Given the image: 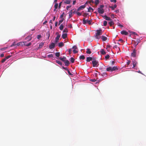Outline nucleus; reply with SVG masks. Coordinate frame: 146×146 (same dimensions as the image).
Instances as JSON below:
<instances>
[{"instance_id":"1","label":"nucleus","mask_w":146,"mask_h":146,"mask_svg":"<svg viewBox=\"0 0 146 146\" xmlns=\"http://www.w3.org/2000/svg\"><path fill=\"white\" fill-rule=\"evenodd\" d=\"M117 67L116 66H114L112 67L109 66L106 68V71L108 72H112L118 70Z\"/></svg>"},{"instance_id":"2","label":"nucleus","mask_w":146,"mask_h":146,"mask_svg":"<svg viewBox=\"0 0 146 146\" xmlns=\"http://www.w3.org/2000/svg\"><path fill=\"white\" fill-rule=\"evenodd\" d=\"M97 33L96 34L95 37L97 39H99L98 36L102 35L103 31L101 29L97 30H96Z\"/></svg>"},{"instance_id":"3","label":"nucleus","mask_w":146,"mask_h":146,"mask_svg":"<svg viewBox=\"0 0 146 146\" xmlns=\"http://www.w3.org/2000/svg\"><path fill=\"white\" fill-rule=\"evenodd\" d=\"M93 66L94 67H97L99 65L98 62V60L93 61L92 62Z\"/></svg>"},{"instance_id":"4","label":"nucleus","mask_w":146,"mask_h":146,"mask_svg":"<svg viewBox=\"0 0 146 146\" xmlns=\"http://www.w3.org/2000/svg\"><path fill=\"white\" fill-rule=\"evenodd\" d=\"M56 34L57 35L55 39V44L57 43V42H58L59 40V38L60 36V35L58 33H56Z\"/></svg>"},{"instance_id":"5","label":"nucleus","mask_w":146,"mask_h":146,"mask_svg":"<svg viewBox=\"0 0 146 146\" xmlns=\"http://www.w3.org/2000/svg\"><path fill=\"white\" fill-rule=\"evenodd\" d=\"M136 51L137 50L135 49H134L133 50L131 54V56L133 57H136Z\"/></svg>"},{"instance_id":"6","label":"nucleus","mask_w":146,"mask_h":146,"mask_svg":"<svg viewBox=\"0 0 146 146\" xmlns=\"http://www.w3.org/2000/svg\"><path fill=\"white\" fill-rule=\"evenodd\" d=\"M72 48L74 49L73 52L74 53H76L78 52V51L76 50V49H77V47L76 46H74L72 47Z\"/></svg>"},{"instance_id":"7","label":"nucleus","mask_w":146,"mask_h":146,"mask_svg":"<svg viewBox=\"0 0 146 146\" xmlns=\"http://www.w3.org/2000/svg\"><path fill=\"white\" fill-rule=\"evenodd\" d=\"M98 12L100 14H102L104 12V10L103 9L98 8Z\"/></svg>"},{"instance_id":"8","label":"nucleus","mask_w":146,"mask_h":146,"mask_svg":"<svg viewBox=\"0 0 146 146\" xmlns=\"http://www.w3.org/2000/svg\"><path fill=\"white\" fill-rule=\"evenodd\" d=\"M55 46V44L52 42L49 46V48L50 49L54 48Z\"/></svg>"},{"instance_id":"9","label":"nucleus","mask_w":146,"mask_h":146,"mask_svg":"<svg viewBox=\"0 0 146 146\" xmlns=\"http://www.w3.org/2000/svg\"><path fill=\"white\" fill-rule=\"evenodd\" d=\"M102 16L106 20L109 21H111V20L110 18L108 17L106 15Z\"/></svg>"},{"instance_id":"10","label":"nucleus","mask_w":146,"mask_h":146,"mask_svg":"<svg viewBox=\"0 0 146 146\" xmlns=\"http://www.w3.org/2000/svg\"><path fill=\"white\" fill-rule=\"evenodd\" d=\"M121 33L122 35H127L128 33L127 31H123L121 32Z\"/></svg>"},{"instance_id":"11","label":"nucleus","mask_w":146,"mask_h":146,"mask_svg":"<svg viewBox=\"0 0 146 146\" xmlns=\"http://www.w3.org/2000/svg\"><path fill=\"white\" fill-rule=\"evenodd\" d=\"M73 13H72V10H71L69 11V18H71L73 16Z\"/></svg>"},{"instance_id":"12","label":"nucleus","mask_w":146,"mask_h":146,"mask_svg":"<svg viewBox=\"0 0 146 146\" xmlns=\"http://www.w3.org/2000/svg\"><path fill=\"white\" fill-rule=\"evenodd\" d=\"M65 65L66 66H68L69 64V62L68 60H66L64 62Z\"/></svg>"},{"instance_id":"13","label":"nucleus","mask_w":146,"mask_h":146,"mask_svg":"<svg viewBox=\"0 0 146 146\" xmlns=\"http://www.w3.org/2000/svg\"><path fill=\"white\" fill-rule=\"evenodd\" d=\"M133 68H134L136 66L137 64V62H136L135 60L133 61Z\"/></svg>"},{"instance_id":"14","label":"nucleus","mask_w":146,"mask_h":146,"mask_svg":"<svg viewBox=\"0 0 146 146\" xmlns=\"http://www.w3.org/2000/svg\"><path fill=\"white\" fill-rule=\"evenodd\" d=\"M102 39L103 41H105L107 40V38L104 36H102Z\"/></svg>"},{"instance_id":"15","label":"nucleus","mask_w":146,"mask_h":146,"mask_svg":"<svg viewBox=\"0 0 146 146\" xmlns=\"http://www.w3.org/2000/svg\"><path fill=\"white\" fill-rule=\"evenodd\" d=\"M92 57H88L86 58V61L87 62H89L90 61H92Z\"/></svg>"},{"instance_id":"16","label":"nucleus","mask_w":146,"mask_h":146,"mask_svg":"<svg viewBox=\"0 0 146 146\" xmlns=\"http://www.w3.org/2000/svg\"><path fill=\"white\" fill-rule=\"evenodd\" d=\"M62 37L63 39H65L67 37V34L66 33L63 34L62 35Z\"/></svg>"},{"instance_id":"17","label":"nucleus","mask_w":146,"mask_h":146,"mask_svg":"<svg viewBox=\"0 0 146 146\" xmlns=\"http://www.w3.org/2000/svg\"><path fill=\"white\" fill-rule=\"evenodd\" d=\"M59 59L63 62H65V60L66 59V58L64 56H63V58L60 57Z\"/></svg>"},{"instance_id":"18","label":"nucleus","mask_w":146,"mask_h":146,"mask_svg":"<svg viewBox=\"0 0 146 146\" xmlns=\"http://www.w3.org/2000/svg\"><path fill=\"white\" fill-rule=\"evenodd\" d=\"M64 44L62 42H61L59 43L58 46L59 47H62L64 46Z\"/></svg>"},{"instance_id":"19","label":"nucleus","mask_w":146,"mask_h":146,"mask_svg":"<svg viewBox=\"0 0 146 146\" xmlns=\"http://www.w3.org/2000/svg\"><path fill=\"white\" fill-rule=\"evenodd\" d=\"M100 53L101 54H105L106 53V52H105L104 49H102L100 51Z\"/></svg>"},{"instance_id":"20","label":"nucleus","mask_w":146,"mask_h":146,"mask_svg":"<svg viewBox=\"0 0 146 146\" xmlns=\"http://www.w3.org/2000/svg\"><path fill=\"white\" fill-rule=\"evenodd\" d=\"M44 45V43L43 42H41L40 43L39 45L38 48H42V47Z\"/></svg>"},{"instance_id":"21","label":"nucleus","mask_w":146,"mask_h":146,"mask_svg":"<svg viewBox=\"0 0 146 146\" xmlns=\"http://www.w3.org/2000/svg\"><path fill=\"white\" fill-rule=\"evenodd\" d=\"M29 39L28 40V41H29L31 40L32 39L31 36H30V35H29L25 38L26 39Z\"/></svg>"},{"instance_id":"22","label":"nucleus","mask_w":146,"mask_h":146,"mask_svg":"<svg viewBox=\"0 0 146 146\" xmlns=\"http://www.w3.org/2000/svg\"><path fill=\"white\" fill-rule=\"evenodd\" d=\"M86 53L87 54H90L91 53V52L90 50V49L89 48H88L87 49V51H86Z\"/></svg>"},{"instance_id":"23","label":"nucleus","mask_w":146,"mask_h":146,"mask_svg":"<svg viewBox=\"0 0 146 146\" xmlns=\"http://www.w3.org/2000/svg\"><path fill=\"white\" fill-rule=\"evenodd\" d=\"M93 11V9L91 7H89L88 9V12H92Z\"/></svg>"},{"instance_id":"24","label":"nucleus","mask_w":146,"mask_h":146,"mask_svg":"<svg viewBox=\"0 0 146 146\" xmlns=\"http://www.w3.org/2000/svg\"><path fill=\"white\" fill-rule=\"evenodd\" d=\"M25 43V42H19L17 44V46H22L23 44H24V43Z\"/></svg>"},{"instance_id":"25","label":"nucleus","mask_w":146,"mask_h":146,"mask_svg":"<svg viewBox=\"0 0 146 146\" xmlns=\"http://www.w3.org/2000/svg\"><path fill=\"white\" fill-rule=\"evenodd\" d=\"M31 44V42H29L28 44H27V43H26V42H25V43H24V45L25 46H30Z\"/></svg>"},{"instance_id":"26","label":"nucleus","mask_w":146,"mask_h":146,"mask_svg":"<svg viewBox=\"0 0 146 146\" xmlns=\"http://www.w3.org/2000/svg\"><path fill=\"white\" fill-rule=\"evenodd\" d=\"M71 1L70 0H66L64 1V3L66 4H69L70 3Z\"/></svg>"},{"instance_id":"27","label":"nucleus","mask_w":146,"mask_h":146,"mask_svg":"<svg viewBox=\"0 0 146 146\" xmlns=\"http://www.w3.org/2000/svg\"><path fill=\"white\" fill-rule=\"evenodd\" d=\"M117 7L116 5H115L113 6H110V7L111 8L112 10H114V9Z\"/></svg>"},{"instance_id":"28","label":"nucleus","mask_w":146,"mask_h":146,"mask_svg":"<svg viewBox=\"0 0 146 146\" xmlns=\"http://www.w3.org/2000/svg\"><path fill=\"white\" fill-rule=\"evenodd\" d=\"M102 76L103 77H105L107 75V73H106V72H102Z\"/></svg>"},{"instance_id":"29","label":"nucleus","mask_w":146,"mask_h":146,"mask_svg":"<svg viewBox=\"0 0 146 146\" xmlns=\"http://www.w3.org/2000/svg\"><path fill=\"white\" fill-rule=\"evenodd\" d=\"M87 20L85 19V18H84L83 19V23L84 24H86L87 23Z\"/></svg>"},{"instance_id":"30","label":"nucleus","mask_w":146,"mask_h":146,"mask_svg":"<svg viewBox=\"0 0 146 146\" xmlns=\"http://www.w3.org/2000/svg\"><path fill=\"white\" fill-rule=\"evenodd\" d=\"M64 27V25H63L62 24H61L60 25V27H59V29L60 30L62 31Z\"/></svg>"},{"instance_id":"31","label":"nucleus","mask_w":146,"mask_h":146,"mask_svg":"<svg viewBox=\"0 0 146 146\" xmlns=\"http://www.w3.org/2000/svg\"><path fill=\"white\" fill-rule=\"evenodd\" d=\"M108 23L109 24L110 26H111L112 25L114 24V23L113 21H110Z\"/></svg>"},{"instance_id":"32","label":"nucleus","mask_w":146,"mask_h":146,"mask_svg":"<svg viewBox=\"0 0 146 146\" xmlns=\"http://www.w3.org/2000/svg\"><path fill=\"white\" fill-rule=\"evenodd\" d=\"M79 58L80 59L84 60L85 58V57L84 55H82L80 56Z\"/></svg>"},{"instance_id":"33","label":"nucleus","mask_w":146,"mask_h":146,"mask_svg":"<svg viewBox=\"0 0 146 146\" xmlns=\"http://www.w3.org/2000/svg\"><path fill=\"white\" fill-rule=\"evenodd\" d=\"M86 7V5H81L79 7H80L81 10H82L84 8Z\"/></svg>"},{"instance_id":"34","label":"nucleus","mask_w":146,"mask_h":146,"mask_svg":"<svg viewBox=\"0 0 146 146\" xmlns=\"http://www.w3.org/2000/svg\"><path fill=\"white\" fill-rule=\"evenodd\" d=\"M92 22V20L91 19L90 20H87V23H88L89 25H90L91 24V22Z\"/></svg>"},{"instance_id":"35","label":"nucleus","mask_w":146,"mask_h":146,"mask_svg":"<svg viewBox=\"0 0 146 146\" xmlns=\"http://www.w3.org/2000/svg\"><path fill=\"white\" fill-rule=\"evenodd\" d=\"M56 62L60 65H62V64L61 61L58 60H56Z\"/></svg>"},{"instance_id":"36","label":"nucleus","mask_w":146,"mask_h":146,"mask_svg":"<svg viewBox=\"0 0 146 146\" xmlns=\"http://www.w3.org/2000/svg\"><path fill=\"white\" fill-rule=\"evenodd\" d=\"M55 55L57 57H59L60 55V53L59 52H56L55 53Z\"/></svg>"},{"instance_id":"37","label":"nucleus","mask_w":146,"mask_h":146,"mask_svg":"<svg viewBox=\"0 0 146 146\" xmlns=\"http://www.w3.org/2000/svg\"><path fill=\"white\" fill-rule=\"evenodd\" d=\"M64 20V19L63 18H62V19L61 20H60L59 21L58 23V25H60V24H61L62 22Z\"/></svg>"},{"instance_id":"38","label":"nucleus","mask_w":146,"mask_h":146,"mask_svg":"<svg viewBox=\"0 0 146 146\" xmlns=\"http://www.w3.org/2000/svg\"><path fill=\"white\" fill-rule=\"evenodd\" d=\"M75 59L73 57H71L70 58V61L72 63H74V61Z\"/></svg>"},{"instance_id":"39","label":"nucleus","mask_w":146,"mask_h":146,"mask_svg":"<svg viewBox=\"0 0 146 146\" xmlns=\"http://www.w3.org/2000/svg\"><path fill=\"white\" fill-rule=\"evenodd\" d=\"M99 3V0H96L95 1V3L96 5H97Z\"/></svg>"},{"instance_id":"40","label":"nucleus","mask_w":146,"mask_h":146,"mask_svg":"<svg viewBox=\"0 0 146 146\" xmlns=\"http://www.w3.org/2000/svg\"><path fill=\"white\" fill-rule=\"evenodd\" d=\"M110 56L108 54L105 56V58L106 60L110 58Z\"/></svg>"},{"instance_id":"41","label":"nucleus","mask_w":146,"mask_h":146,"mask_svg":"<svg viewBox=\"0 0 146 146\" xmlns=\"http://www.w3.org/2000/svg\"><path fill=\"white\" fill-rule=\"evenodd\" d=\"M68 32V30L67 28H66L64 29L63 31L64 33H67Z\"/></svg>"},{"instance_id":"42","label":"nucleus","mask_w":146,"mask_h":146,"mask_svg":"<svg viewBox=\"0 0 146 146\" xmlns=\"http://www.w3.org/2000/svg\"><path fill=\"white\" fill-rule=\"evenodd\" d=\"M103 23H104V26H106L107 25V21H104Z\"/></svg>"},{"instance_id":"43","label":"nucleus","mask_w":146,"mask_h":146,"mask_svg":"<svg viewBox=\"0 0 146 146\" xmlns=\"http://www.w3.org/2000/svg\"><path fill=\"white\" fill-rule=\"evenodd\" d=\"M58 3H55V4L54 6V8H55V9L57 8L58 7Z\"/></svg>"},{"instance_id":"44","label":"nucleus","mask_w":146,"mask_h":146,"mask_svg":"<svg viewBox=\"0 0 146 146\" xmlns=\"http://www.w3.org/2000/svg\"><path fill=\"white\" fill-rule=\"evenodd\" d=\"M77 11H76V9H72V13H76Z\"/></svg>"},{"instance_id":"45","label":"nucleus","mask_w":146,"mask_h":146,"mask_svg":"<svg viewBox=\"0 0 146 146\" xmlns=\"http://www.w3.org/2000/svg\"><path fill=\"white\" fill-rule=\"evenodd\" d=\"M46 35L47 36H48V39L50 35V34L49 32V31L47 32V33H46Z\"/></svg>"},{"instance_id":"46","label":"nucleus","mask_w":146,"mask_h":146,"mask_svg":"<svg viewBox=\"0 0 146 146\" xmlns=\"http://www.w3.org/2000/svg\"><path fill=\"white\" fill-rule=\"evenodd\" d=\"M42 36L40 35H38L37 36V38L38 39H39Z\"/></svg>"},{"instance_id":"47","label":"nucleus","mask_w":146,"mask_h":146,"mask_svg":"<svg viewBox=\"0 0 146 146\" xmlns=\"http://www.w3.org/2000/svg\"><path fill=\"white\" fill-rule=\"evenodd\" d=\"M88 15V13H84L83 14V16L84 17H86Z\"/></svg>"},{"instance_id":"48","label":"nucleus","mask_w":146,"mask_h":146,"mask_svg":"<svg viewBox=\"0 0 146 146\" xmlns=\"http://www.w3.org/2000/svg\"><path fill=\"white\" fill-rule=\"evenodd\" d=\"M7 59H6L5 58L1 60V62L2 63L4 62Z\"/></svg>"},{"instance_id":"49","label":"nucleus","mask_w":146,"mask_h":146,"mask_svg":"<svg viewBox=\"0 0 146 146\" xmlns=\"http://www.w3.org/2000/svg\"><path fill=\"white\" fill-rule=\"evenodd\" d=\"M47 56L48 57H49V58L52 57H53V55L52 54H50L48 55Z\"/></svg>"},{"instance_id":"50","label":"nucleus","mask_w":146,"mask_h":146,"mask_svg":"<svg viewBox=\"0 0 146 146\" xmlns=\"http://www.w3.org/2000/svg\"><path fill=\"white\" fill-rule=\"evenodd\" d=\"M71 7V5H68V6H67L66 7V9L68 11L69 10V9H68L69 8Z\"/></svg>"},{"instance_id":"51","label":"nucleus","mask_w":146,"mask_h":146,"mask_svg":"<svg viewBox=\"0 0 146 146\" xmlns=\"http://www.w3.org/2000/svg\"><path fill=\"white\" fill-rule=\"evenodd\" d=\"M113 48H118L119 50H120V48L119 47H118L116 45H115L113 47Z\"/></svg>"},{"instance_id":"52","label":"nucleus","mask_w":146,"mask_h":146,"mask_svg":"<svg viewBox=\"0 0 146 146\" xmlns=\"http://www.w3.org/2000/svg\"><path fill=\"white\" fill-rule=\"evenodd\" d=\"M90 80L91 81L94 82H95L96 81V80L95 79H91Z\"/></svg>"},{"instance_id":"53","label":"nucleus","mask_w":146,"mask_h":146,"mask_svg":"<svg viewBox=\"0 0 146 146\" xmlns=\"http://www.w3.org/2000/svg\"><path fill=\"white\" fill-rule=\"evenodd\" d=\"M64 13H63L60 15V18H62L64 17Z\"/></svg>"},{"instance_id":"54","label":"nucleus","mask_w":146,"mask_h":146,"mask_svg":"<svg viewBox=\"0 0 146 146\" xmlns=\"http://www.w3.org/2000/svg\"><path fill=\"white\" fill-rule=\"evenodd\" d=\"M62 3V2H61L59 4V6H58V8H59L60 9V7H61V4Z\"/></svg>"},{"instance_id":"55","label":"nucleus","mask_w":146,"mask_h":146,"mask_svg":"<svg viewBox=\"0 0 146 146\" xmlns=\"http://www.w3.org/2000/svg\"><path fill=\"white\" fill-rule=\"evenodd\" d=\"M7 48H2L0 49L1 50L3 51V50H5Z\"/></svg>"},{"instance_id":"56","label":"nucleus","mask_w":146,"mask_h":146,"mask_svg":"<svg viewBox=\"0 0 146 146\" xmlns=\"http://www.w3.org/2000/svg\"><path fill=\"white\" fill-rule=\"evenodd\" d=\"M62 68L63 69L67 71L68 70V69L66 67H65L63 66L62 67Z\"/></svg>"},{"instance_id":"57","label":"nucleus","mask_w":146,"mask_h":146,"mask_svg":"<svg viewBox=\"0 0 146 146\" xmlns=\"http://www.w3.org/2000/svg\"><path fill=\"white\" fill-rule=\"evenodd\" d=\"M67 71L68 72V73L69 74V75H72V74L71 73V72L69 70H68Z\"/></svg>"},{"instance_id":"58","label":"nucleus","mask_w":146,"mask_h":146,"mask_svg":"<svg viewBox=\"0 0 146 146\" xmlns=\"http://www.w3.org/2000/svg\"><path fill=\"white\" fill-rule=\"evenodd\" d=\"M92 62L93 61H96V58L94 57H92Z\"/></svg>"},{"instance_id":"59","label":"nucleus","mask_w":146,"mask_h":146,"mask_svg":"<svg viewBox=\"0 0 146 146\" xmlns=\"http://www.w3.org/2000/svg\"><path fill=\"white\" fill-rule=\"evenodd\" d=\"M11 56V55H9V56H6L5 57V58L7 60V59H8V58H10Z\"/></svg>"},{"instance_id":"60","label":"nucleus","mask_w":146,"mask_h":146,"mask_svg":"<svg viewBox=\"0 0 146 146\" xmlns=\"http://www.w3.org/2000/svg\"><path fill=\"white\" fill-rule=\"evenodd\" d=\"M72 50L71 48L69 50L68 52H69L70 54H71V52H72Z\"/></svg>"},{"instance_id":"61","label":"nucleus","mask_w":146,"mask_h":146,"mask_svg":"<svg viewBox=\"0 0 146 146\" xmlns=\"http://www.w3.org/2000/svg\"><path fill=\"white\" fill-rule=\"evenodd\" d=\"M91 2L94 3V2L93 0H90V1H88V3H90Z\"/></svg>"},{"instance_id":"62","label":"nucleus","mask_w":146,"mask_h":146,"mask_svg":"<svg viewBox=\"0 0 146 146\" xmlns=\"http://www.w3.org/2000/svg\"><path fill=\"white\" fill-rule=\"evenodd\" d=\"M76 13L78 16H80L81 15V14L79 12H76Z\"/></svg>"},{"instance_id":"63","label":"nucleus","mask_w":146,"mask_h":146,"mask_svg":"<svg viewBox=\"0 0 146 146\" xmlns=\"http://www.w3.org/2000/svg\"><path fill=\"white\" fill-rule=\"evenodd\" d=\"M130 62H131V61L130 60H128V61L127 62V64L128 65H129V64Z\"/></svg>"},{"instance_id":"64","label":"nucleus","mask_w":146,"mask_h":146,"mask_svg":"<svg viewBox=\"0 0 146 146\" xmlns=\"http://www.w3.org/2000/svg\"><path fill=\"white\" fill-rule=\"evenodd\" d=\"M139 42H137V43H135V44H134V46L135 47H136V46L138 45Z\"/></svg>"}]
</instances>
